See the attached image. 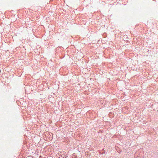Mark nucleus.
I'll return each mask as SVG.
<instances>
[{
	"label": "nucleus",
	"instance_id": "f257e3e1",
	"mask_svg": "<svg viewBox=\"0 0 158 158\" xmlns=\"http://www.w3.org/2000/svg\"><path fill=\"white\" fill-rule=\"evenodd\" d=\"M40 158H42L41 156H40Z\"/></svg>",
	"mask_w": 158,
	"mask_h": 158
}]
</instances>
